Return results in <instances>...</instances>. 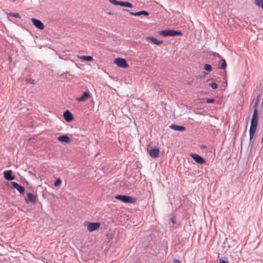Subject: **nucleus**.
Wrapping results in <instances>:
<instances>
[{
    "instance_id": "nucleus-3",
    "label": "nucleus",
    "mask_w": 263,
    "mask_h": 263,
    "mask_svg": "<svg viewBox=\"0 0 263 263\" xmlns=\"http://www.w3.org/2000/svg\"><path fill=\"white\" fill-rule=\"evenodd\" d=\"M114 63L121 68H125L128 67L126 60L123 58H118L115 59Z\"/></svg>"
},
{
    "instance_id": "nucleus-14",
    "label": "nucleus",
    "mask_w": 263,
    "mask_h": 263,
    "mask_svg": "<svg viewBox=\"0 0 263 263\" xmlns=\"http://www.w3.org/2000/svg\"><path fill=\"white\" fill-rule=\"evenodd\" d=\"M89 97V93L87 91H84L83 92V95L81 97L76 98V100L78 102H83L88 99Z\"/></svg>"
},
{
    "instance_id": "nucleus-19",
    "label": "nucleus",
    "mask_w": 263,
    "mask_h": 263,
    "mask_svg": "<svg viewBox=\"0 0 263 263\" xmlns=\"http://www.w3.org/2000/svg\"><path fill=\"white\" fill-rule=\"evenodd\" d=\"M219 68L221 69H224L227 67V63L224 59H221V61H220L219 63Z\"/></svg>"
},
{
    "instance_id": "nucleus-16",
    "label": "nucleus",
    "mask_w": 263,
    "mask_h": 263,
    "mask_svg": "<svg viewBox=\"0 0 263 263\" xmlns=\"http://www.w3.org/2000/svg\"><path fill=\"white\" fill-rule=\"evenodd\" d=\"M170 127L175 130L177 131H184L185 130V127L183 126L178 125L176 124H172Z\"/></svg>"
},
{
    "instance_id": "nucleus-20",
    "label": "nucleus",
    "mask_w": 263,
    "mask_h": 263,
    "mask_svg": "<svg viewBox=\"0 0 263 263\" xmlns=\"http://www.w3.org/2000/svg\"><path fill=\"white\" fill-rule=\"evenodd\" d=\"M251 121L258 122V112L257 108H254Z\"/></svg>"
},
{
    "instance_id": "nucleus-2",
    "label": "nucleus",
    "mask_w": 263,
    "mask_h": 263,
    "mask_svg": "<svg viewBox=\"0 0 263 263\" xmlns=\"http://www.w3.org/2000/svg\"><path fill=\"white\" fill-rule=\"evenodd\" d=\"M115 198L127 203H134L136 202L135 198L127 195H116Z\"/></svg>"
},
{
    "instance_id": "nucleus-13",
    "label": "nucleus",
    "mask_w": 263,
    "mask_h": 263,
    "mask_svg": "<svg viewBox=\"0 0 263 263\" xmlns=\"http://www.w3.org/2000/svg\"><path fill=\"white\" fill-rule=\"evenodd\" d=\"M4 177L5 179L9 181H11L14 179V177L12 175V171L8 170L4 172Z\"/></svg>"
},
{
    "instance_id": "nucleus-24",
    "label": "nucleus",
    "mask_w": 263,
    "mask_h": 263,
    "mask_svg": "<svg viewBox=\"0 0 263 263\" xmlns=\"http://www.w3.org/2000/svg\"><path fill=\"white\" fill-rule=\"evenodd\" d=\"M8 15L10 16H13L15 18H21V15L17 13L11 12V13H9L8 14Z\"/></svg>"
},
{
    "instance_id": "nucleus-29",
    "label": "nucleus",
    "mask_w": 263,
    "mask_h": 263,
    "mask_svg": "<svg viewBox=\"0 0 263 263\" xmlns=\"http://www.w3.org/2000/svg\"><path fill=\"white\" fill-rule=\"evenodd\" d=\"M215 101V99L213 98H209L206 99V103H214Z\"/></svg>"
},
{
    "instance_id": "nucleus-18",
    "label": "nucleus",
    "mask_w": 263,
    "mask_h": 263,
    "mask_svg": "<svg viewBox=\"0 0 263 263\" xmlns=\"http://www.w3.org/2000/svg\"><path fill=\"white\" fill-rule=\"evenodd\" d=\"M118 4H119V6H121L129 7V8L133 7V5L130 3L127 2V1H126V2L120 1V3H118Z\"/></svg>"
},
{
    "instance_id": "nucleus-8",
    "label": "nucleus",
    "mask_w": 263,
    "mask_h": 263,
    "mask_svg": "<svg viewBox=\"0 0 263 263\" xmlns=\"http://www.w3.org/2000/svg\"><path fill=\"white\" fill-rule=\"evenodd\" d=\"M31 21L33 23V25L38 29L42 30L44 28V25L43 23L40 21L39 20H37L36 18H31Z\"/></svg>"
},
{
    "instance_id": "nucleus-33",
    "label": "nucleus",
    "mask_w": 263,
    "mask_h": 263,
    "mask_svg": "<svg viewBox=\"0 0 263 263\" xmlns=\"http://www.w3.org/2000/svg\"><path fill=\"white\" fill-rule=\"evenodd\" d=\"M172 222L173 223H176V219H175V217H173L172 218Z\"/></svg>"
},
{
    "instance_id": "nucleus-4",
    "label": "nucleus",
    "mask_w": 263,
    "mask_h": 263,
    "mask_svg": "<svg viewBox=\"0 0 263 263\" xmlns=\"http://www.w3.org/2000/svg\"><path fill=\"white\" fill-rule=\"evenodd\" d=\"M258 122L251 121V126L249 130L250 141H251L257 128Z\"/></svg>"
},
{
    "instance_id": "nucleus-12",
    "label": "nucleus",
    "mask_w": 263,
    "mask_h": 263,
    "mask_svg": "<svg viewBox=\"0 0 263 263\" xmlns=\"http://www.w3.org/2000/svg\"><path fill=\"white\" fill-rule=\"evenodd\" d=\"M149 154L152 158H157L159 153V149L158 148H153L149 151Z\"/></svg>"
},
{
    "instance_id": "nucleus-32",
    "label": "nucleus",
    "mask_w": 263,
    "mask_h": 263,
    "mask_svg": "<svg viewBox=\"0 0 263 263\" xmlns=\"http://www.w3.org/2000/svg\"><path fill=\"white\" fill-rule=\"evenodd\" d=\"M213 55H214L215 57H218V58H221L220 55L218 53L214 52V53H213Z\"/></svg>"
},
{
    "instance_id": "nucleus-6",
    "label": "nucleus",
    "mask_w": 263,
    "mask_h": 263,
    "mask_svg": "<svg viewBox=\"0 0 263 263\" xmlns=\"http://www.w3.org/2000/svg\"><path fill=\"white\" fill-rule=\"evenodd\" d=\"M100 226L99 222H88L87 230L89 232H92L97 230Z\"/></svg>"
},
{
    "instance_id": "nucleus-34",
    "label": "nucleus",
    "mask_w": 263,
    "mask_h": 263,
    "mask_svg": "<svg viewBox=\"0 0 263 263\" xmlns=\"http://www.w3.org/2000/svg\"><path fill=\"white\" fill-rule=\"evenodd\" d=\"M174 263H180V261L179 260H178L177 259H175L174 260Z\"/></svg>"
},
{
    "instance_id": "nucleus-21",
    "label": "nucleus",
    "mask_w": 263,
    "mask_h": 263,
    "mask_svg": "<svg viewBox=\"0 0 263 263\" xmlns=\"http://www.w3.org/2000/svg\"><path fill=\"white\" fill-rule=\"evenodd\" d=\"M81 59L86 61L90 62L92 60L93 58L91 56L82 55L81 58Z\"/></svg>"
},
{
    "instance_id": "nucleus-31",
    "label": "nucleus",
    "mask_w": 263,
    "mask_h": 263,
    "mask_svg": "<svg viewBox=\"0 0 263 263\" xmlns=\"http://www.w3.org/2000/svg\"><path fill=\"white\" fill-rule=\"evenodd\" d=\"M219 263H229V261L227 260L220 259L219 260Z\"/></svg>"
},
{
    "instance_id": "nucleus-27",
    "label": "nucleus",
    "mask_w": 263,
    "mask_h": 263,
    "mask_svg": "<svg viewBox=\"0 0 263 263\" xmlns=\"http://www.w3.org/2000/svg\"><path fill=\"white\" fill-rule=\"evenodd\" d=\"M209 85L213 88L216 89L218 87V84L215 82H212L209 83Z\"/></svg>"
},
{
    "instance_id": "nucleus-15",
    "label": "nucleus",
    "mask_w": 263,
    "mask_h": 263,
    "mask_svg": "<svg viewBox=\"0 0 263 263\" xmlns=\"http://www.w3.org/2000/svg\"><path fill=\"white\" fill-rule=\"evenodd\" d=\"M58 140L60 142H65L66 143H69L70 142V139L66 135H63L59 136L58 138Z\"/></svg>"
},
{
    "instance_id": "nucleus-30",
    "label": "nucleus",
    "mask_w": 263,
    "mask_h": 263,
    "mask_svg": "<svg viewBox=\"0 0 263 263\" xmlns=\"http://www.w3.org/2000/svg\"><path fill=\"white\" fill-rule=\"evenodd\" d=\"M27 81L28 83H30L31 84H34L35 83V81L34 79L29 78L27 79Z\"/></svg>"
},
{
    "instance_id": "nucleus-17",
    "label": "nucleus",
    "mask_w": 263,
    "mask_h": 263,
    "mask_svg": "<svg viewBox=\"0 0 263 263\" xmlns=\"http://www.w3.org/2000/svg\"><path fill=\"white\" fill-rule=\"evenodd\" d=\"M129 14L130 15H134V16H140L141 15H144L145 16H147L149 14V13H148L147 11H146L144 10H142V11L137 12H130Z\"/></svg>"
},
{
    "instance_id": "nucleus-5",
    "label": "nucleus",
    "mask_w": 263,
    "mask_h": 263,
    "mask_svg": "<svg viewBox=\"0 0 263 263\" xmlns=\"http://www.w3.org/2000/svg\"><path fill=\"white\" fill-rule=\"evenodd\" d=\"M191 156L197 163L203 164L205 163V160L202 157L197 154H191Z\"/></svg>"
},
{
    "instance_id": "nucleus-35",
    "label": "nucleus",
    "mask_w": 263,
    "mask_h": 263,
    "mask_svg": "<svg viewBox=\"0 0 263 263\" xmlns=\"http://www.w3.org/2000/svg\"><path fill=\"white\" fill-rule=\"evenodd\" d=\"M192 81H190V82H189V83H189V84H192Z\"/></svg>"
},
{
    "instance_id": "nucleus-9",
    "label": "nucleus",
    "mask_w": 263,
    "mask_h": 263,
    "mask_svg": "<svg viewBox=\"0 0 263 263\" xmlns=\"http://www.w3.org/2000/svg\"><path fill=\"white\" fill-rule=\"evenodd\" d=\"M11 185L14 189L17 190L21 194H23L25 192V187L18 184L17 182H12Z\"/></svg>"
},
{
    "instance_id": "nucleus-28",
    "label": "nucleus",
    "mask_w": 263,
    "mask_h": 263,
    "mask_svg": "<svg viewBox=\"0 0 263 263\" xmlns=\"http://www.w3.org/2000/svg\"><path fill=\"white\" fill-rule=\"evenodd\" d=\"M109 2L114 4V5H119V4L118 3H120V1H117L116 0H108Z\"/></svg>"
},
{
    "instance_id": "nucleus-25",
    "label": "nucleus",
    "mask_w": 263,
    "mask_h": 263,
    "mask_svg": "<svg viewBox=\"0 0 263 263\" xmlns=\"http://www.w3.org/2000/svg\"><path fill=\"white\" fill-rule=\"evenodd\" d=\"M62 184V181L60 178L57 179L56 181L54 183L55 186H59Z\"/></svg>"
},
{
    "instance_id": "nucleus-7",
    "label": "nucleus",
    "mask_w": 263,
    "mask_h": 263,
    "mask_svg": "<svg viewBox=\"0 0 263 263\" xmlns=\"http://www.w3.org/2000/svg\"><path fill=\"white\" fill-rule=\"evenodd\" d=\"M37 196L35 195H34L31 193H28L27 194V197L25 199V201L27 203H29L30 202L34 203L36 201Z\"/></svg>"
},
{
    "instance_id": "nucleus-10",
    "label": "nucleus",
    "mask_w": 263,
    "mask_h": 263,
    "mask_svg": "<svg viewBox=\"0 0 263 263\" xmlns=\"http://www.w3.org/2000/svg\"><path fill=\"white\" fill-rule=\"evenodd\" d=\"M145 40L146 41L151 42L157 45H159L163 43L162 41L158 40L156 38L153 36H146Z\"/></svg>"
},
{
    "instance_id": "nucleus-36",
    "label": "nucleus",
    "mask_w": 263,
    "mask_h": 263,
    "mask_svg": "<svg viewBox=\"0 0 263 263\" xmlns=\"http://www.w3.org/2000/svg\"><path fill=\"white\" fill-rule=\"evenodd\" d=\"M261 142H263V136H262V139H261Z\"/></svg>"
},
{
    "instance_id": "nucleus-1",
    "label": "nucleus",
    "mask_w": 263,
    "mask_h": 263,
    "mask_svg": "<svg viewBox=\"0 0 263 263\" xmlns=\"http://www.w3.org/2000/svg\"><path fill=\"white\" fill-rule=\"evenodd\" d=\"M159 34L160 35H162L163 36H179L182 34V33L181 31H177V30H163L160 31L159 32Z\"/></svg>"
},
{
    "instance_id": "nucleus-23",
    "label": "nucleus",
    "mask_w": 263,
    "mask_h": 263,
    "mask_svg": "<svg viewBox=\"0 0 263 263\" xmlns=\"http://www.w3.org/2000/svg\"><path fill=\"white\" fill-rule=\"evenodd\" d=\"M204 69L208 71H211L212 70V67L210 64H205L204 66Z\"/></svg>"
},
{
    "instance_id": "nucleus-26",
    "label": "nucleus",
    "mask_w": 263,
    "mask_h": 263,
    "mask_svg": "<svg viewBox=\"0 0 263 263\" xmlns=\"http://www.w3.org/2000/svg\"><path fill=\"white\" fill-rule=\"evenodd\" d=\"M260 97V95H258L257 96V100H256V102H255V104L254 105V108H257V106H258V105L259 104V102Z\"/></svg>"
},
{
    "instance_id": "nucleus-11",
    "label": "nucleus",
    "mask_w": 263,
    "mask_h": 263,
    "mask_svg": "<svg viewBox=\"0 0 263 263\" xmlns=\"http://www.w3.org/2000/svg\"><path fill=\"white\" fill-rule=\"evenodd\" d=\"M65 120L68 122H71L73 118L72 114L69 110H66L63 114Z\"/></svg>"
},
{
    "instance_id": "nucleus-22",
    "label": "nucleus",
    "mask_w": 263,
    "mask_h": 263,
    "mask_svg": "<svg viewBox=\"0 0 263 263\" xmlns=\"http://www.w3.org/2000/svg\"><path fill=\"white\" fill-rule=\"evenodd\" d=\"M254 4L263 9V0H255Z\"/></svg>"
}]
</instances>
